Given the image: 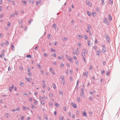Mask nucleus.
Returning a JSON list of instances; mask_svg holds the SVG:
<instances>
[{
    "label": "nucleus",
    "instance_id": "774afa93",
    "mask_svg": "<svg viewBox=\"0 0 120 120\" xmlns=\"http://www.w3.org/2000/svg\"><path fill=\"white\" fill-rule=\"evenodd\" d=\"M38 68H41V67H40V65L39 64H38Z\"/></svg>",
    "mask_w": 120,
    "mask_h": 120
},
{
    "label": "nucleus",
    "instance_id": "bf43d9fd",
    "mask_svg": "<svg viewBox=\"0 0 120 120\" xmlns=\"http://www.w3.org/2000/svg\"><path fill=\"white\" fill-rule=\"evenodd\" d=\"M92 69V66H91L90 68V70H91Z\"/></svg>",
    "mask_w": 120,
    "mask_h": 120
},
{
    "label": "nucleus",
    "instance_id": "a211bd4d",
    "mask_svg": "<svg viewBox=\"0 0 120 120\" xmlns=\"http://www.w3.org/2000/svg\"><path fill=\"white\" fill-rule=\"evenodd\" d=\"M63 117L62 116H61L60 117L59 119L60 120H63Z\"/></svg>",
    "mask_w": 120,
    "mask_h": 120
},
{
    "label": "nucleus",
    "instance_id": "f704fd0d",
    "mask_svg": "<svg viewBox=\"0 0 120 120\" xmlns=\"http://www.w3.org/2000/svg\"><path fill=\"white\" fill-rule=\"evenodd\" d=\"M53 27H54L55 29H56L55 27L56 26V25L55 24H53Z\"/></svg>",
    "mask_w": 120,
    "mask_h": 120
},
{
    "label": "nucleus",
    "instance_id": "412c9836",
    "mask_svg": "<svg viewBox=\"0 0 120 120\" xmlns=\"http://www.w3.org/2000/svg\"><path fill=\"white\" fill-rule=\"evenodd\" d=\"M83 114L85 116H86V113L85 112H83Z\"/></svg>",
    "mask_w": 120,
    "mask_h": 120
},
{
    "label": "nucleus",
    "instance_id": "0e129e2a",
    "mask_svg": "<svg viewBox=\"0 0 120 120\" xmlns=\"http://www.w3.org/2000/svg\"><path fill=\"white\" fill-rule=\"evenodd\" d=\"M89 99H90L91 100H93V98H92V97H90Z\"/></svg>",
    "mask_w": 120,
    "mask_h": 120
},
{
    "label": "nucleus",
    "instance_id": "1a4fd4ad",
    "mask_svg": "<svg viewBox=\"0 0 120 120\" xmlns=\"http://www.w3.org/2000/svg\"><path fill=\"white\" fill-rule=\"evenodd\" d=\"M64 57L62 56H59L58 57V59H63Z\"/></svg>",
    "mask_w": 120,
    "mask_h": 120
},
{
    "label": "nucleus",
    "instance_id": "f257e3e1",
    "mask_svg": "<svg viewBox=\"0 0 120 120\" xmlns=\"http://www.w3.org/2000/svg\"><path fill=\"white\" fill-rule=\"evenodd\" d=\"M88 73L87 71H86L85 72H84L83 74V75L84 76H85L86 77H87L88 75Z\"/></svg>",
    "mask_w": 120,
    "mask_h": 120
},
{
    "label": "nucleus",
    "instance_id": "79ce46f5",
    "mask_svg": "<svg viewBox=\"0 0 120 120\" xmlns=\"http://www.w3.org/2000/svg\"><path fill=\"white\" fill-rule=\"evenodd\" d=\"M68 114L69 115V116H71V113L70 112H68Z\"/></svg>",
    "mask_w": 120,
    "mask_h": 120
},
{
    "label": "nucleus",
    "instance_id": "4468645a",
    "mask_svg": "<svg viewBox=\"0 0 120 120\" xmlns=\"http://www.w3.org/2000/svg\"><path fill=\"white\" fill-rule=\"evenodd\" d=\"M78 45L79 47H81V44L80 43V42H78Z\"/></svg>",
    "mask_w": 120,
    "mask_h": 120
},
{
    "label": "nucleus",
    "instance_id": "39448f33",
    "mask_svg": "<svg viewBox=\"0 0 120 120\" xmlns=\"http://www.w3.org/2000/svg\"><path fill=\"white\" fill-rule=\"evenodd\" d=\"M33 100H34V103L35 104H37L38 103V101L34 99Z\"/></svg>",
    "mask_w": 120,
    "mask_h": 120
},
{
    "label": "nucleus",
    "instance_id": "ddd939ff",
    "mask_svg": "<svg viewBox=\"0 0 120 120\" xmlns=\"http://www.w3.org/2000/svg\"><path fill=\"white\" fill-rule=\"evenodd\" d=\"M83 37L82 36H80V35L79 36V38L80 39H81V38H82Z\"/></svg>",
    "mask_w": 120,
    "mask_h": 120
},
{
    "label": "nucleus",
    "instance_id": "6e6552de",
    "mask_svg": "<svg viewBox=\"0 0 120 120\" xmlns=\"http://www.w3.org/2000/svg\"><path fill=\"white\" fill-rule=\"evenodd\" d=\"M24 4H26V2L25 1H24L22 0L21 1Z\"/></svg>",
    "mask_w": 120,
    "mask_h": 120
},
{
    "label": "nucleus",
    "instance_id": "338daca9",
    "mask_svg": "<svg viewBox=\"0 0 120 120\" xmlns=\"http://www.w3.org/2000/svg\"><path fill=\"white\" fill-rule=\"evenodd\" d=\"M74 59L75 60V59H77V58H76V56H74Z\"/></svg>",
    "mask_w": 120,
    "mask_h": 120
},
{
    "label": "nucleus",
    "instance_id": "e433bc0d",
    "mask_svg": "<svg viewBox=\"0 0 120 120\" xmlns=\"http://www.w3.org/2000/svg\"><path fill=\"white\" fill-rule=\"evenodd\" d=\"M51 73H52L53 74H55V72L53 71H52Z\"/></svg>",
    "mask_w": 120,
    "mask_h": 120
},
{
    "label": "nucleus",
    "instance_id": "9d476101",
    "mask_svg": "<svg viewBox=\"0 0 120 120\" xmlns=\"http://www.w3.org/2000/svg\"><path fill=\"white\" fill-rule=\"evenodd\" d=\"M32 99L31 97H30L29 98V100L30 102H32Z\"/></svg>",
    "mask_w": 120,
    "mask_h": 120
},
{
    "label": "nucleus",
    "instance_id": "8fccbe9b",
    "mask_svg": "<svg viewBox=\"0 0 120 120\" xmlns=\"http://www.w3.org/2000/svg\"><path fill=\"white\" fill-rule=\"evenodd\" d=\"M51 36V35L50 34H49V35H48V38H49V39L50 38V36Z\"/></svg>",
    "mask_w": 120,
    "mask_h": 120
},
{
    "label": "nucleus",
    "instance_id": "09e8293b",
    "mask_svg": "<svg viewBox=\"0 0 120 120\" xmlns=\"http://www.w3.org/2000/svg\"><path fill=\"white\" fill-rule=\"evenodd\" d=\"M79 112L77 110V115H79Z\"/></svg>",
    "mask_w": 120,
    "mask_h": 120
},
{
    "label": "nucleus",
    "instance_id": "f8f14e48",
    "mask_svg": "<svg viewBox=\"0 0 120 120\" xmlns=\"http://www.w3.org/2000/svg\"><path fill=\"white\" fill-rule=\"evenodd\" d=\"M67 40V38H63V39L62 40H63L64 41H66Z\"/></svg>",
    "mask_w": 120,
    "mask_h": 120
},
{
    "label": "nucleus",
    "instance_id": "393cba45",
    "mask_svg": "<svg viewBox=\"0 0 120 120\" xmlns=\"http://www.w3.org/2000/svg\"><path fill=\"white\" fill-rule=\"evenodd\" d=\"M63 109L65 111H66V107H64L63 108Z\"/></svg>",
    "mask_w": 120,
    "mask_h": 120
},
{
    "label": "nucleus",
    "instance_id": "4be33fe9",
    "mask_svg": "<svg viewBox=\"0 0 120 120\" xmlns=\"http://www.w3.org/2000/svg\"><path fill=\"white\" fill-rule=\"evenodd\" d=\"M55 105L56 106H59V104L57 103H55Z\"/></svg>",
    "mask_w": 120,
    "mask_h": 120
},
{
    "label": "nucleus",
    "instance_id": "dca6fc26",
    "mask_svg": "<svg viewBox=\"0 0 120 120\" xmlns=\"http://www.w3.org/2000/svg\"><path fill=\"white\" fill-rule=\"evenodd\" d=\"M87 13L88 15L89 16H91V15H92L89 12H87Z\"/></svg>",
    "mask_w": 120,
    "mask_h": 120
},
{
    "label": "nucleus",
    "instance_id": "a18cd8bd",
    "mask_svg": "<svg viewBox=\"0 0 120 120\" xmlns=\"http://www.w3.org/2000/svg\"><path fill=\"white\" fill-rule=\"evenodd\" d=\"M88 28L89 29H90L91 28V26L90 25L88 26Z\"/></svg>",
    "mask_w": 120,
    "mask_h": 120
},
{
    "label": "nucleus",
    "instance_id": "c9c22d12",
    "mask_svg": "<svg viewBox=\"0 0 120 120\" xmlns=\"http://www.w3.org/2000/svg\"><path fill=\"white\" fill-rule=\"evenodd\" d=\"M4 56V55L3 54H2V55H0V57H1Z\"/></svg>",
    "mask_w": 120,
    "mask_h": 120
},
{
    "label": "nucleus",
    "instance_id": "9b49d317",
    "mask_svg": "<svg viewBox=\"0 0 120 120\" xmlns=\"http://www.w3.org/2000/svg\"><path fill=\"white\" fill-rule=\"evenodd\" d=\"M106 49L104 48V49H103L102 50V52H106Z\"/></svg>",
    "mask_w": 120,
    "mask_h": 120
},
{
    "label": "nucleus",
    "instance_id": "e2e57ef3",
    "mask_svg": "<svg viewBox=\"0 0 120 120\" xmlns=\"http://www.w3.org/2000/svg\"><path fill=\"white\" fill-rule=\"evenodd\" d=\"M38 119L40 120H41V117L40 116H38Z\"/></svg>",
    "mask_w": 120,
    "mask_h": 120
},
{
    "label": "nucleus",
    "instance_id": "cd10ccee",
    "mask_svg": "<svg viewBox=\"0 0 120 120\" xmlns=\"http://www.w3.org/2000/svg\"><path fill=\"white\" fill-rule=\"evenodd\" d=\"M41 103L42 105H44L45 104L44 103L45 102H44V101H41Z\"/></svg>",
    "mask_w": 120,
    "mask_h": 120
},
{
    "label": "nucleus",
    "instance_id": "423d86ee",
    "mask_svg": "<svg viewBox=\"0 0 120 120\" xmlns=\"http://www.w3.org/2000/svg\"><path fill=\"white\" fill-rule=\"evenodd\" d=\"M109 19L110 21H111L112 19V17L110 15H109Z\"/></svg>",
    "mask_w": 120,
    "mask_h": 120
},
{
    "label": "nucleus",
    "instance_id": "c756f323",
    "mask_svg": "<svg viewBox=\"0 0 120 120\" xmlns=\"http://www.w3.org/2000/svg\"><path fill=\"white\" fill-rule=\"evenodd\" d=\"M95 43L96 44H97L98 43V41L96 39H95Z\"/></svg>",
    "mask_w": 120,
    "mask_h": 120
},
{
    "label": "nucleus",
    "instance_id": "20e7f679",
    "mask_svg": "<svg viewBox=\"0 0 120 120\" xmlns=\"http://www.w3.org/2000/svg\"><path fill=\"white\" fill-rule=\"evenodd\" d=\"M73 53L75 55V54L76 53H78V54L79 53L78 52V49H76V51H75V52H73Z\"/></svg>",
    "mask_w": 120,
    "mask_h": 120
},
{
    "label": "nucleus",
    "instance_id": "2f4dec72",
    "mask_svg": "<svg viewBox=\"0 0 120 120\" xmlns=\"http://www.w3.org/2000/svg\"><path fill=\"white\" fill-rule=\"evenodd\" d=\"M27 57L28 58V57H30V58H31V56L30 55H28L27 56Z\"/></svg>",
    "mask_w": 120,
    "mask_h": 120
},
{
    "label": "nucleus",
    "instance_id": "aec40b11",
    "mask_svg": "<svg viewBox=\"0 0 120 120\" xmlns=\"http://www.w3.org/2000/svg\"><path fill=\"white\" fill-rule=\"evenodd\" d=\"M26 79L28 81H29L30 80V79L27 78H26Z\"/></svg>",
    "mask_w": 120,
    "mask_h": 120
},
{
    "label": "nucleus",
    "instance_id": "2eb2a0df",
    "mask_svg": "<svg viewBox=\"0 0 120 120\" xmlns=\"http://www.w3.org/2000/svg\"><path fill=\"white\" fill-rule=\"evenodd\" d=\"M77 101L78 102H79L80 101V97H78L77 99Z\"/></svg>",
    "mask_w": 120,
    "mask_h": 120
},
{
    "label": "nucleus",
    "instance_id": "6ab92c4d",
    "mask_svg": "<svg viewBox=\"0 0 120 120\" xmlns=\"http://www.w3.org/2000/svg\"><path fill=\"white\" fill-rule=\"evenodd\" d=\"M20 85L22 86H23L24 85V84L23 83V82H22L21 83H20Z\"/></svg>",
    "mask_w": 120,
    "mask_h": 120
},
{
    "label": "nucleus",
    "instance_id": "7ed1b4c3",
    "mask_svg": "<svg viewBox=\"0 0 120 120\" xmlns=\"http://www.w3.org/2000/svg\"><path fill=\"white\" fill-rule=\"evenodd\" d=\"M71 105L74 108H76L77 107L76 105L73 103H71Z\"/></svg>",
    "mask_w": 120,
    "mask_h": 120
},
{
    "label": "nucleus",
    "instance_id": "4c0bfd02",
    "mask_svg": "<svg viewBox=\"0 0 120 120\" xmlns=\"http://www.w3.org/2000/svg\"><path fill=\"white\" fill-rule=\"evenodd\" d=\"M83 60L85 62H86V60H85V58H84V57H83Z\"/></svg>",
    "mask_w": 120,
    "mask_h": 120
},
{
    "label": "nucleus",
    "instance_id": "473e14b6",
    "mask_svg": "<svg viewBox=\"0 0 120 120\" xmlns=\"http://www.w3.org/2000/svg\"><path fill=\"white\" fill-rule=\"evenodd\" d=\"M51 50L52 52H54L55 51V50L52 49H51Z\"/></svg>",
    "mask_w": 120,
    "mask_h": 120
},
{
    "label": "nucleus",
    "instance_id": "69168bd1",
    "mask_svg": "<svg viewBox=\"0 0 120 120\" xmlns=\"http://www.w3.org/2000/svg\"><path fill=\"white\" fill-rule=\"evenodd\" d=\"M89 113L91 115L92 114V112L91 111H90L89 112Z\"/></svg>",
    "mask_w": 120,
    "mask_h": 120
},
{
    "label": "nucleus",
    "instance_id": "c03bdc74",
    "mask_svg": "<svg viewBox=\"0 0 120 120\" xmlns=\"http://www.w3.org/2000/svg\"><path fill=\"white\" fill-rule=\"evenodd\" d=\"M41 73H42V74H43L44 73V71H43L42 70L41 71Z\"/></svg>",
    "mask_w": 120,
    "mask_h": 120
},
{
    "label": "nucleus",
    "instance_id": "0eeeda50",
    "mask_svg": "<svg viewBox=\"0 0 120 120\" xmlns=\"http://www.w3.org/2000/svg\"><path fill=\"white\" fill-rule=\"evenodd\" d=\"M41 3V0H39V1H37L36 2V5H38V4H39L40 3Z\"/></svg>",
    "mask_w": 120,
    "mask_h": 120
},
{
    "label": "nucleus",
    "instance_id": "72a5a7b5",
    "mask_svg": "<svg viewBox=\"0 0 120 120\" xmlns=\"http://www.w3.org/2000/svg\"><path fill=\"white\" fill-rule=\"evenodd\" d=\"M64 76H61V79L62 80H63L64 79Z\"/></svg>",
    "mask_w": 120,
    "mask_h": 120
},
{
    "label": "nucleus",
    "instance_id": "f3484780",
    "mask_svg": "<svg viewBox=\"0 0 120 120\" xmlns=\"http://www.w3.org/2000/svg\"><path fill=\"white\" fill-rule=\"evenodd\" d=\"M52 86L54 88H55L56 87V86L55 84H53L52 85Z\"/></svg>",
    "mask_w": 120,
    "mask_h": 120
},
{
    "label": "nucleus",
    "instance_id": "5fc2aeb1",
    "mask_svg": "<svg viewBox=\"0 0 120 120\" xmlns=\"http://www.w3.org/2000/svg\"><path fill=\"white\" fill-rule=\"evenodd\" d=\"M28 75L30 76H31L32 74H31V73L29 72Z\"/></svg>",
    "mask_w": 120,
    "mask_h": 120
},
{
    "label": "nucleus",
    "instance_id": "a19ab883",
    "mask_svg": "<svg viewBox=\"0 0 120 120\" xmlns=\"http://www.w3.org/2000/svg\"><path fill=\"white\" fill-rule=\"evenodd\" d=\"M42 86H43V87L44 88V87H46V85L45 84H43Z\"/></svg>",
    "mask_w": 120,
    "mask_h": 120
},
{
    "label": "nucleus",
    "instance_id": "de8ad7c7",
    "mask_svg": "<svg viewBox=\"0 0 120 120\" xmlns=\"http://www.w3.org/2000/svg\"><path fill=\"white\" fill-rule=\"evenodd\" d=\"M45 119H46L47 120H48V117H47V116H46L45 117Z\"/></svg>",
    "mask_w": 120,
    "mask_h": 120
},
{
    "label": "nucleus",
    "instance_id": "13d9d810",
    "mask_svg": "<svg viewBox=\"0 0 120 120\" xmlns=\"http://www.w3.org/2000/svg\"><path fill=\"white\" fill-rule=\"evenodd\" d=\"M53 64L54 65H56V63L55 62H53Z\"/></svg>",
    "mask_w": 120,
    "mask_h": 120
},
{
    "label": "nucleus",
    "instance_id": "5701e85b",
    "mask_svg": "<svg viewBox=\"0 0 120 120\" xmlns=\"http://www.w3.org/2000/svg\"><path fill=\"white\" fill-rule=\"evenodd\" d=\"M96 10L97 11H99V9L98 8H96Z\"/></svg>",
    "mask_w": 120,
    "mask_h": 120
},
{
    "label": "nucleus",
    "instance_id": "3c124183",
    "mask_svg": "<svg viewBox=\"0 0 120 120\" xmlns=\"http://www.w3.org/2000/svg\"><path fill=\"white\" fill-rule=\"evenodd\" d=\"M49 95L50 97H52L53 96V95L52 94H50Z\"/></svg>",
    "mask_w": 120,
    "mask_h": 120
},
{
    "label": "nucleus",
    "instance_id": "603ef678",
    "mask_svg": "<svg viewBox=\"0 0 120 120\" xmlns=\"http://www.w3.org/2000/svg\"><path fill=\"white\" fill-rule=\"evenodd\" d=\"M4 45V44L2 43L1 44V45L2 46H3Z\"/></svg>",
    "mask_w": 120,
    "mask_h": 120
},
{
    "label": "nucleus",
    "instance_id": "c85d7f7f",
    "mask_svg": "<svg viewBox=\"0 0 120 120\" xmlns=\"http://www.w3.org/2000/svg\"><path fill=\"white\" fill-rule=\"evenodd\" d=\"M19 68L20 69V70H22L23 69V68L21 66H20L19 67Z\"/></svg>",
    "mask_w": 120,
    "mask_h": 120
},
{
    "label": "nucleus",
    "instance_id": "a878e982",
    "mask_svg": "<svg viewBox=\"0 0 120 120\" xmlns=\"http://www.w3.org/2000/svg\"><path fill=\"white\" fill-rule=\"evenodd\" d=\"M90 41H88V42H87V43H88V45L89 46H90Z\"/></svg>",
    "mask_w": 120,
    "mask_h": 120
},
{
    "label": "nucleus",
    "instance_id": "4d7b16f0",
    "mask_svg": "<svg viewBox=\"0 0 120 120\" xmlns=\"http://www.w3.org/2000/svg\"><path fill=\"white\" fill-rule=\"evenodd\" d=\"M30 119V117H28L27 118V120H29Z\"/></svg>",
    "mask_w": 120,
    "mask_h": 120
},
{
    "label": "nucleus",
    "instance_id": "ea45409f",
    "mask_svg": "<svg viewBox=\"0 0 120 120\" xmlns=\"http://www.w3.org/2000/svg\"><path fill=\"white\" fill-rule=\"evenodd\" d=\"M23 109L24 110H25L26 109V108L24 106H23L22 107Z\"/></svg>",
    "mask_w": 120,
    "mask_h": 120
},
{
    "label": "nucleus",
    "instance_id": "f03ea898",
    "mask_svg": "<svg viewBox=\"0 0 120 120\" xmlns=\"http://www.w3.org/2000/svg\"><path fill=\"white\" fill-rule=\"evenodd\" d=\"M86 3L87 5L89 6L90 7H91L92 5V3L90 2L89 1H86Z\"/></svg>",
    "mask_w": 120,
    "mask_h": 120
},
{
    "label": "nucleus",
    "instance_id": "6e6d98bb",
    "mask_svg": "<svg viewBox=\"0 0 120 120\" xmlns=\"http://www.w3.org/2000/svg\"><path fill=\"white\" fill-rule=\"evenodd\" d=\"M72 78L71 77H70V79L71 81H72Z\"/></svg>",
    "mask_w": 120,
    "mask_h": 120
},
{
    "label": "nucleus",
    "instance_id": "7c9ffc66",
    "mask_svg": "<svg viewBox=\"0 0 120 120\" xmlns=\"http://www.w3.org/2000/svg\"><path fill=\"white\" fill-rule=\"evenodd\" d=\"M32 21V20H29V22L30 23H30Z\"/></svg>",
    "mask_w": 120,
    "mask_h": 120
},
{
    "label": "nucleus",
    "instance_id": "b1692460",
    "mask_svg": "<svg viewBox=\"0 0 120 120\" xmlns=\"http://www.w3.org/2000/svg\"><path fill=\"white\" fill-rule=\"evenodd\" d=\"M16 110L18 111H20V108H18Z\"/></svg>",
    "mask_w": 120,
    "mask_h": 120
},
{
    "label": "nucleus",
    "instance_id": "bb28decb",
    "mask_svg": "<svg viewBox=\"0 0 120 120\" xmlns=\"http://www.w3.org/2000/svg\"><path fill=\"white\" fill-rule=\"evenodd\" d=\"M19 23L20 24H22V20H20L19 21Z\"/></svg>",
    "mask_w": 120,
    "mask_h": 120
},
{
    "label": "nucleus",
    "instance_id": "864d4df0",
    "mask_svg": "<svg viewBox=\"0 0 120 120\" xmlns=\"http://www.w3.org/2000/svg\"><path fill=\"white\" fill-rule=\"evenodd\" d=\"M44 56L46 57L47 56V55L46 53H44Z\"/></svg>",
    "mask_w": 120,
    "mask_h": 120
},
{
    "label": "nucleus",
    "instance_id": "052dcab7",
    "mask_svg": "<svg viewBox=\"0 0 120 120\" xmlns=\"http://www.w3.org/2000/svg\"><path fill=\"white\" fill-rule=\"evenodd\" d=\"M85 39H86L87 38V37L86 36H85Z\"/></svg>",
    "mask_w": 120,
    "mask_h": 120
},
{
    "label": "nucleus",
    "instance_id": "37998d69",
    "mask_svg": "<svg viewBox=\"0 0 120 120\" xmlns=\"http://www.w3.org/2000/svg\"><path fill=\"white\" fill-rule=\"evenodd\" d=\"M49 71L51 72L52 71V68H50L49 69Z\"/></svg>",
    "mask_w": 120,
    "mask_h": 120
},
{
    "label": "nucleus",
    "instance_id": "58836bf2",
    "mask_svg": "<svg viewBox=\"0 0 120 120\" xmlns=\"http://www.w3.org/2000/svg\"><path fill=\"white\" fill-rule=\"evenodd\" d=\"M60 93L62 95L63 94V92L62 91H60Z\"/></svg>",
    "mask_w": 120,
    "mask_h": 120
},
{
    "label": "nucleus",
    "instance_id": "49530a36",
    "mask_svg": "<svg viewBox=\"0 0 120 120\" xmlns=\"http://www.w3.org/2000/svg\"><path fill=\"white\" fill-rule=\"evenodd\" d=\"M96 15V14L95 13H93V16H94V17Z\"/></svg>",
    "mask_w": 120,
    "mask_h": 120
},
{
    "label": "nucleus",
    "instance_id": "680f3d73",
    "mask_svg": "<svg viewBox=\"0 0 120 120\" xmlns=\"http://www.w3.org/2000/svg\"><path fill=\"white\" fill-rule=\"evenodd\" d=\"M11 69V68H10L9 67L8 68V70L9 71H10Z\"/></svg>",
    "mask_w": 120,
    "mask_h": 120
}]
</instances>
